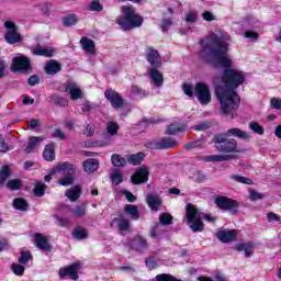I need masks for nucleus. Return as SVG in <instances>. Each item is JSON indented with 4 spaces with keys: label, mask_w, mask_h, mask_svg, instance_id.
<instances>
[{
    "label": "nucleus",
    "mask_w": 281,
    "mask_h": 281,
    "mask_svg": "<svg viewBox=\"0 0 281 281\" xmlns=\"http://www.w3.org/2000/svg\"><path fill=\"white\" fill-rule=\"evenodd\" d=\"M229 41L232 37L225 31H216L200 41V58L214 69L222 68L224 87L215 88V95L220 102L221 115L234 120L240 106V95L236 89L245 85V72L234 69V61L229 56Z\"/></svg>",
    "instance_id": "f257e3e1"
},
{
    "label": "nucleus",
    "mask_w": 281,
    "mask_h": 281,
    "mask_svg": "<svg viewBox=\"0 0 281 281\" xmlns=\"http://www.w3.org/2000/svg\"><path fill=\"white\" fill-rule=\"evenodd\" d=\"M146 58L147 63L150 65L147 69V74L150 80H153L154 87H164V74L159 71V69H161V55H159V50L148 46Z\"/></svg>",
    "instance_id": "f03ea898"
},
{
    "label": "nucleus",
    "mask_w": 281,
    "mask_h": 281,
    "mask_svg": "<svg viewBox=\"0 0 281 281\" xmlns=\"http://www.w3.org/2000/svg\"><path fill=\"white\" fill-rule=\"evenodd\" d=\"M121 10L123 15L116 20V23L123 32H130V30L142 27L144 18L135 12V7L123 5Z\"/></svg>",
    "instance_id": "7ed1b4c3"
},
{
    "label": "nucleus",
    "mask_w": 281,
    "mask_h": 281,
    "mask_svg": "<svg viewBox=\"0 0 281 281\" xmlns=\"http://www.w3.org/2000/svg\"><path fill=\"white\" fill-rule=\"evenodd\" d=\"M212 142L213 144H215V148L216 150H218V153H240V148L238 147V140H236L235 138H229V136L225 132L215 134Z\"/></svg>",
    "instance_id": "20e7f679"
},
{
    "label": "nucleus",
    "mask_w": 281,
    "mask_h": 281,
    "mask_svg": "<svg viewBox=\"0 0 281 281\" xmlns=\"http://www.w3.org/2000/svg\"><path fill=\"white\" fill-rule=\"evenodd\" d=\"M187 225L190 229L196 234L205 229V224L203 223V213L196 209L192 203L186 206Z\"/></svg>",
    "instance_id": "39448f33"
},
{
    "label": "nucleus",
    "mask_w": 281,
    "mask_h": 281,
    "mask_svg": "<svg viewBox=\"0 0 281 281\" xmlns=\"http://www.w3.org/2000/svg\"><path fill=\"white\" fill-rule=\"evenodd\" d=\"M215 205L218 210L231 212L232 216H236L238 214V207H240V202L225 195H218L215 198Z\"/></svg>",
    "instance_id": "423d86ee"
},
{
    "label": "nucleus",
    "mask_w": 281,
    "mask_h": 281,
    "mask_svg": "<svg viewBox=\"0 0 281 281\" xmlns=\"http://www.w3.org/2000/svg\"><path fill=\"white\" fill-rule=\"evenodd\" d=\"M177 139L172 137H162L157 140H151L146 144V148L149 150H172L177 148Z\"/></svg>",
    "instance_id": "0eeeda50"
},
{
    "label": "nucleus",
    "mask_w": 281,
    "mask_h": 281,
    "mask_svg": "<svg viewBox=\"0 0 281 281\" xmlns=\"http://www.w3.org/2000/svg\"><path fill=\"white\" fill-rule=\"evenodd\" d=\"M173 217L170 215V213H161L159 215V222H157L150 231V238H154L156 240H159L160 234H166V231L161 227L172 225Z\"/></svg>",
    "instance_id": "6e6552de"
},
{
    "label": "nucleus",
    "mask_w": 281,
    "mask_h": 281,
    "mask_svg": "<svg viewBox=\"0 0 281 281\" xmlns=\"http://www.w3.org/2000/svg\"><path fill=\"white\" fill-rule=\"evenodd\" d=\"M194 98L198 102L203 105H207L212 102V92L210 91V86L205 82H198L194 87Z\"/></svg>",
    "instance_id": "1a4fd4ad"
},
{
    "label": "nucleus",
    "mask_w": 281,
    "mask_h": 281,
    "mask_svg": "<svg viewBox=\"0 0 281 281\" xmlns=\"http://www.w3.org/2000/svg\"><path fill=\"white\" fill-rule=\"evenodd\" d=\"M32 69V61L26 56H15L12 58L11 71L13 74H27Z\"/></svg>",
    "instance_id": "9d476101"
},
{
    "label": "nucleus",
    "mask_w": 281,
    "mask_h": 281,
    "mask_svg": "<svg viewBox=\"0 0 281 281\" xmlns=\"http://www.w3.org/2000/svg\"><path fill=\"white\" fill-rule=\"evenodd\" d=\"M80 269H82V263L80 261H76L67 267L60 268L58 276L60 280H65V278H69L70 280H78V271H80Z\"/></svg>",
    "instance_id": "9b49d317"
},
{
    "label": "nucleus",
    "mask_w": 281,
    "mask_h": 281,
    "mask_svg": "<svg viewBox=\"0 0 281 281\" xmlns=\"http://www.w3.org/2000/svg\"><path fill=\"white\" fill-rule=\"evenodd\" d=\"M34 245L43 254H52L53 247L49 243V238L42 233L34 234Z\"/></svg>",
    "instance_id": "f8f14e48"
},
{
    "label": "nucleus",
    "mask_w": 281,
    "mask_h": 281,
    "mask_svg": "<svg viewBox=\"0 0 281 281\" xmlns=\"http://www.w3.org/2000/svg\"><path fill=\"white\" fill-rule=\"evenodd\" d=\"M104 98L110 102L113 109H122L124 106V99L122 95L111 88L104 91Z\"/></svg>",
    "instance_id": "ddd939ff"
},
{
    "label": "nucleus",
    "mask_w": 281,
    "mask_h": 281,
    "mask_svg": "<svg viewBox=\"0 0 281 281\" xmlns=\"http://www.w3.org/2000/svg\"><path fill=\"white\" fill-rule=\"evenodd\" d=\"M150 171H148V168L140 167L134 175H132L131 181L134 186H140V183H146V181H148Z\"/></svg>",
    "instance_id": "4468645a"
},
{
    "label": "nucleus",
    "mask_w": 281,
    "mask_h": 281,
    "mask_svg": "<svg viewBox=\"0 0 281 281\" xmlns=\"http://www.w3.org/2000/svg\"><path fill=\"white\" fill-rule=\"evenodd\" d=\"M217 238L220 243H234L238 238V232L236 229H221L217 232Z\"/></svg>",
    "instance_id": "2eb2a0df"
},
{
    "label": "nucleus",
    "mask_w": 281,
    "mask_h": 281,
    "mask_svg": "<svg viewBox=\"0 0 281 281\" xmlns=\"http://www.w3.org/2000/svg\"><path fill=\"white\" fill-rule=\"evenodd\" d=\"M63 70V64L58 63L56 59H49L45 63L44 72L47 76H56Z\"/></svg>",
    "instance_id": "dca6fc26"
},
{
    "label": "nucleus",
    "mask_w": 281,
    "mask_h": 281,
    "mask_svg": "<svg viewBox=\"0 0 281 281\" xmlns=\"http://www.w3.org/2000/svg\"><path fill=\"white\" fill-rule=\"evenodd\" d=\"M146 203L153 212H159L161 204L164 201L157 194L148 193L146 196Z\"/></svg>",
    "instance_id": "f3484780"
},
{
    "label": "nucleus",
    "mask_w": 281,
    "mask_h": 281,
    "mask_svg": "<svg viewBox=\"0 0 281 281\" xmlns=\"http://www.w3.org/2000/svg\"><path fill=\"white\" fill-rule=\"evenodd\" d=\"M132 247L135 251H139L142 254L148 249V240H146L142 235H137L132 240Z\"/></svg>",
    "instance_id": "a211bd4d"
},
{
    "label": "nucleus",
    "mask_w": 281,
    "mask_h": 281,
    "mask_svg": "<svg viewBox=\"0 0 281 281\" xmlns=\"http://www.w3.org/2000/svg\"><path fill=\"white\" fill-rule=\"evenodd\" d=\"M56 50L52 47H43L41 44H37L32 50L33 56H44V58H52Z\"/></svg>",
    "instance_id": "6ab92c4d"
},
{
    "label": "nucleus",
    "mask_w": 281,
    "mask_h": 281,
    "mask_svg": "<svg viewBox=\"0 0 281 281\" xmlns=\"http://www.w3.org/2000/svg\"><path fill=\"white\" fill-rule=\"evenodd\" d=\"M80 45L83 52H86L87 54H90L91 56L95 54V42H93V40L87 36H82L80 40Z\"/></svg>",
    "instance_id": "aec40b11"
},
{
    "label": "nucleus",
    "mask_w": 281,
    "mask_h": 281,
    "mask_svg": "<svg viewBox=\"0 0 281 281\" xmlns=\"http://www.w3.org/2000/svg\"><path fill=\"white\" fill-rule=\"evenodd\" d=\"M81 194H82V187H80L79 184L68 189L65 192V196H67V199H69V201H71V203H76V201H78V199H80Z\"/></svg>",
    "instance_id": "412c9836"
},
{
    "label": "nucleus",
    "mask_w": 281,
    "mask_h": 281,
    "mask_svg": "<svg viewBox=\"0 0 281 281\" xmlns=\"http://www.w3.org/2000/svg\"><path fill=\"white\" fill-rule=\"evenodd\" d=\"M188 130V125L183 123H173L167 126L165 135H177V133H183Z\"/></svg>",
    "instance_id": "4be33fe9"
},
{
    "label": "nucleus",
    "mask_w": 281,
    "mask_h": 281,
    "mask_svg": "<svg viewBox=\"0 0 281 281\" xmlns=\"http://www.w3.org/2000/svg\"><path fill=\"white\" fill-rule=\"evenodd\" d=\"M100 168V160L95 158H90L86 161H83V169L85 172H88L89 175H93Z\"/></svg>",
    "instance_id": "5701e85b"
},
{
    "label": "nucleus",
    "mask_w": 281,
    "mask_h": 281,
    "mask_svg": "<svg viewBox=\"0 0 281 281\" xmlns=\"http://www.w3.org/2000/svg\"><path fill=\"white\" fill-rule=\"evenodd\" d=\"M124 213L131 216L132 221H139L142 214L139 213V207L134 204H125L124 205Z\"/></svg>",
    "instance_id": "b1692460"
},
{
    "label": "nucleus",
    "mask_w": 281,
    "mask_h": 281,
    "mask_svg": "<svg viewBox=\"0 0 281 281\" xmlns=\"http://www.w3.org/2000/svg\"><path fill=\"white\" fill-rule=\"evenodd\" d=\"M56 172H63L65 176H74V172H76V167L70 162H60L56 168Z\"/></svg>",
    "instance_id": "393cba45"
},
{
    "label": "nucleus",
    "mask_w": 281,
    "mask_h": 281,
    "mask_svg": "<svg viewBox=\"0 0 281 281\" xmlns=\"http://www.w3.org/2000/svg\"><path fill=\"white\" fill-rule=\"evenodd\" d=\"M43 157L45 161H54V159H56V146L54 143H49L45 146Z\"/></svg>",
    "instance_id": "a878e982"
},
{
    "label": "nucleus",
    "mask_w": 281,
    "mask_h": 281,
    "mask_svg": "<svg viewBox=\"0 0 281 281\" xmlns=\"http://www.w3.org/2000/svg\"><path fill=\"white\" fill-rule=\"evenodd\" d=\"M4 41H5L9 45H15V43H21V41H23V37H22L21 34L19 33V31L7 32V33L4 34Z\"/></svg>",
    "instance_id": "bb28decb"
},
{
    "label": "nucleus",
    "mask_w": 281,
    "mask_h": 281,
    "mask_svg": "<svg viewBox=\"0 0 281 281\" xmlns=\"http://www.w3.org/2000/svg\"><path fill=\"white\" fill-rule=\"evenodd\" d=\"M72 238H75V240H85L87 238H89V232H87V228L82 227V226H77L72 229Z\"/></svg>",
    "instance_id": "cd10ccee"
},
{
    "label": "nucleus",
    "mask_w": 281,
    "mask_h": 281,
    "mask_svg": "<svg viewBox=\"0 0 281 281\" xmlns=\"http://www.w3.org/2000/svg\"><path fill=\"white\" fill-rule=\"evenodd\" d=\"M144 157H146V154L144 151H138L137 154L127 155V164H131V166H139L142 161H144Z\"/></svg>",
    "instance_id": "c85d7f7f"
},
{
    "label": "nucleus",
    "mask_w": 281,
    "mask_h": 281,
    "mask_svg": "<svg viewBox=\"0 0 281 281\" xmlns=\"http://www.w3.org/2000/svg\"><path fill=\"white\" fill-rule=\"evenodd\" d=\"M69 213L72 214L75 218H85L87 216V205L79 204L75 209L69 207Z\"/></svg>",
    "instance_id": "c756f323"
},
{
    "label": "nucleus",
    "mask_w": 281,
    "mask_h": 281,
    "mask_svg": "<svg viewBox=\"0 0 281 281\" xmlns=\"http://www.w3.org/2000/svg\"><path fill=\"white\" fill-rule=\"evenodd\" d=\"M14 210H19V212H27L30 210V204L24 198H15L13 200Z\"/></svg>",
    "instance_id": "7c9ffc66"
},
{
    "label": "nucleus",
    "mask_w": 281,
    "mask_h": 281,
    "mask_svg": "<svg viewBox=\"0 0 281 281\" xmlns=\"http://www.w3.org/2000/svg\"><path fill=\"white\" fill-rule=\"evenodd\" d=\"M224 133L227 134L228 137H238L239 139H247V137H249L247 132H245L238 127H233Z\"/></svg>",
    "instance_id": "2f4dec72"
},
{
    "label": "nucleus",
    "mask_w": 281,
    "mask_h": 281,
    "mask_svg": "<svg viewBox=\"0 0 281 281\" xmlns=\"http://www.w3.org/2000/svg\"><path fill=\"white\" fill-rule=\"evenodd\" d=\"M111 161L114 168H124L127 164V159L120 154H113L111 156Z\"/></svg>",
    "instance_id": "473e14b6"
},
{
    "label": "nucleus",
    "mask_w": 281,
    "mask_h": 281,
    "mask_svg": "<svg viewBox=\"0 0 281 281\" xmlns=\"http://www.w3.org/2000/svg\"><path fill=\"white\" fill-rule=\"evenodd\" d=\"M41 142H43V137H41V136H32L29 139V143H27V146L24 149V153H26V154L32 153V150H34L36 148V146L38 144H41Z\"/></svg>",
    "instance_id": "72a5a7b5"
},
{
    "label": "nucleus",
    "mask_w": 281,
    "mask_h": 281,
    "mask_svg": "<svg viewBox=\"0 0 281 281\" xmlns=\"http://www.w3.org/2000/svg\"><path fill=\"white\" fill-rule=\"evenodd\" d=\"M23 188V181L21 179H11L7 182V189L11 192H16Z\"/></svg>",
    "instance_id": "f704fd0d"
},
{
    "label": "nucleus",
    "mask_w": 281,
    "mask_h": 281,
    "mask_svg": "<svg viewBox=\"0 0 281 281\" xmlns=\"http://www.w3.org/2000/svg\"><path fill=\"white\" fill-rule=\"evenodd\" d=\"M10 175H12V169L9 165L2 166L0 170V186H3L8 181Z\"/></svg>",
    "instance_id": "c9c22d12"
},
{
    "label": "nucleus",
    "mask_w": 281,
    "mask_h": 281,
    "mask_svg": "<svg viewBox=\"0 0 281 281\" xmlns=\"http://www.w3.org/2000/svg\"><path fill=\"white\" fill-rule=\"evenodd\" d=\"M45 190H47V184L43 183V181H37L33 188V193L38 198L45 196Z\"/></svg>",
    "instance_id": "e433bc0d"
},
{
    "label": "nucleus",
    "mask_w": 281,
    "mask_h": 281,
    "mask_svg": "<svg viewBox=\"0 0 281 281\" xmlns=\"http://www.w3.org/2000/svg\"><path fill=\"white\" fill-rule=\"evenodd\" d=\"M61 23L63 25H65V27H71L74 25H78V16L76 14H69L67 16H64L61 19Z\"/></svg>",
    "instance_id": "4c0bfd02"
},
{
    "label": "nucleus",
    "mask_w": 281,
    "mask_h": 281,
    "mask_svg": "<svg viewBox=\"0 0 281 281\" xmlns=\"http://www.w3.org/2000/svg\"><path fill=\"white\" fill-rule=\"evenodd\" d=\"M33 259H34V257L32 256V252H30V250H22L20 252L18 262L20 265H27V262H30V260H33Z\"/></svg>",
    "instance_id": "58836bf2"
},
{
    "label": "nucleus",
    "mask_w": 281,
    "mask_h": 281,
    "mask_svg": "<svg viewBox=\"0 0 281 281\" xmlns=\"http://www.w3.org/2000/svg\"><path fill=\"white\" fill-rule=\"evenodd\" d=\"M233 181H236L237 183H244V186H254V180L245 177V176H238L234 175L232 176Z\"/></svg>",
    "instance_id": "ea45409f"
},
{
    "label": "nucleus",
    "mask_w": 281,
    "mask_h": 281,
    "mask_svg": "<svg viewBox=\"0 0 281 281\" xmlns=\"http://www.w3.org/2000/svg\"><path fill=\"white\" fill-rule=\"evenodd\" d=\"M120 131V125L117 122L110 121L106 126V132L113 137L117 135V132Z\"/></svg>",
    "instance_id": "a19ab883"
},
{
    "label": "nucleus",
    "mask_w": 281,
    "mask_h": 281,
    "mask_svg": "<svg viewBox=\"0 0 281 281\" xmlns=\"http://www.w3.org/2000/svg\"><path fill=\"white\" fill-rule=\"evenodd\" d=\"M249 128L252 133H256L257 135H265V127L260 125L258 122H250Z\"/></svg>",
    "instance_id": "79ce46f5"
},
{
    "label": "nucleus",
    "mask_w": 281,
    "mask_h": 281,
    "mask_svg": "<svg viewBox=\"0 0 281 281\" xmlns=\"http://www.w3.org/2000/svg\"><path fill=\"white\" fill-rule=\"evenodd\" d=\"M156 281H183V280L178 279L172 274L160 273L156 276Z\"/></svg>",
    "instance_id": "37998d69"
},
{
    "label": "nucleus",
    "mask_w": 281,
    "mask_h": 281,
    "mask_svg": "<svg viewBox=\"0 0 281 281\" xmlns=\"http://www.w3.org/2000/svg\"><path fill=\"white\" fill-rule=\"evenodd\" d=\"M11 270L14 276L21 277L25 273V266H22V263H12Z\"/></svg>",
    "instance_id": "c03bdc74"
},
{
    "label": "nucleus",
    "mask_w": 281,
    "mask_h": 281,
    "mask_svg": "<svg viewBox=\"0 0 281 281\" xmlns=\"http://www.w3.org/2000/svg\"><path fill=\"white\" fill-rule=\"evenodd\" d=\"M52 101L54 102V104H56V106H67V104H69L67 98L60 95H53Z\"/></svg>",
    "instance_id": "a18cd8bd"
},
{
    "label": "nucleus",
    "mask_w": 281,
    "mask_h": 281,
    "mask_svg": "<svg viewBox=\"0 0 281 281\" xmlns=\"http://www.w3.org/2000/svg\"><path fill=\"white\" fill-rule=\"evenodd\" d=\"M145 266L149 271H153V269H157L158 263L157 260H155V257L149 256L145 258Z\"/></svg>",
    "instance_id": "49530a36"
},
{
    "label": "nucleus",
    "mask_w": 281,
    "mask_h": 281,
    "mask_svg": "<svg viewBox=\"0 0 281 281\" xmlns=\"http://www.w3.org/2000/svg\"><path fill=\"white\" fill-rule=\"evenodd\" d=\"M89 9L91 12H102L104 7L100 3V0H92L90 2Z\"/></svg>",
    "instance_id": "de8ad7c7"
},
{
    "label": "nucleus",
    "mask_w": 281,
    "mask_h": 281,
    "mask_svg": "<svg viewBox=\"0 0 281 281\" xmlns=\"http://www.w3.org/2000/svg\"><path fill=\"white\" fill-rule=\"evenodd\" d=\"M182 91L184 95H188L189 98H194V88L192 87V83H183L182 85Z\"/></svg>",
    "instance_id": "09e8293b"
},
{
    "label": "nucleus",
    "mask_w": 281,
    "mask_h": 281,
    "mask_svg": "<svg viewBox=\"0 0 281 281\" xmlns=\"http://www.w3.org/2000/svg\"><path fill=\"white\" fill-rule=\"evenodd\" d=\"M59 186H64L67 188V186H74V176H65L64 178L58 180Z\"/></svg>",
    "instance_id": "8fccbe9b"
},
{
    "label": "nucleus",
    "mask_w": 281,
    "mask_h": 281,
    "mask_svg": "<svg viewBox=\"0 0 281 281\" xmlns=\"http://www.w3.org/2000/svg\"><path fill=\"white\" fill-rule=\"evenodd\" d=\"M207 128H212V122L210 121H203L194 125V131H207Z\"/></svg>",
    "instance_id": "3c124183"
},
{
    "label": "nucleus",
    "mask_w": 281,
    "mask_h": 281,
    "mask_svg": "<svg viewBox=\"0 0 281 281\" xmlns=\"http://www.w3.org/2000/svg\"><path fill=\"white\" fill-rule=\"evenodd\" d=\"M111 179L115 183V186H120L124 181V176L120 173L119 171H114L111 173Z\"/></svg>",
    "instance_id": "603ef678"
},
{
    "label": "nucleus",
    "mask_w": 281,
    "mask_h": 281,
    "mask_svg": "<svg viewBox=\"0 0 281 281\" xmlns=\"http://www.w3.org/2000/svg\"><path fill=\"white\" fill-rule=\"evenodd\" d=\"M69 94L71 100H80V98H82V90H80L79 88H71L69 90Z\"/></svg>",
    "instance_id": "864d4df0"
},
{
    "label": "nucleus",
    "mask_w": 281,
    "mask_h": 281,
    "mask_svg": "<svg viewBox=\"0 0 281 281\" xmlns=\"http://www.w3.org/2000/svg\"><path fill=\"white\" fill-rule=\"evenodd\" d=\"M117 228L120 229V232H128V229H131V220L119 222Z\"/></svg>",
    "instance_id": "5fc2aeb1"
},
{
    "label": "nucleus",
    "mask_w": 281,
    "mask_h": 281,
    "mask_svg": "<svg viewBox=\"0 0 281 281\" xmlns=\"http://www.w3.org/2000/svg\"><path fill=\"white\" fill-rule=\"evenodd\" d=\"M8 76V63L5 60H0V80Z\"/></svg>",
    "instance_id": "6e6d98bb"
},
{
    "label": "nucleus",
    "mask_w": 281,
    "mask_h": 281,
    "mask_svg": "<svg viewBox=\"0 0 281 281\" xmlns=\"http://www.w3.org/2000/svg\"><path fill=\"white\" fill-rule=\"evenodd\" d=\"M267 221L268 223H273V222L281 223V216L273 212H269L267 213Z\"/></svg>",
    "instance_id": "4d7b16f0"
},
{
    "label": "nucleus",
    "mask_w": 281,
    "mask_h": 281,
    "mask_svg": "<svg viewBox=\"0 0 281 281\" xmlns=\"http://www.w3.org/2000/svg\"><path fill=\"white\" fill-rule=\"evenodd\" d=\"M52 137H53L54 139H61V140L67 139V135H65V133H64L63 130H60V128H56V130L53 132Z\"/></svg>",
    "instance_id": "13d9d810"
},
{
    "label": "nucleus",
    "mask_w": 281,
    "mask_h": 281,
    "mask_svg": "<svg viewBox=\"0 0 281 281\" xmlns=\"http://www.w3.org/2000/svg\"><path fill=\"white\" fill-rule=\"evenodd\" d=\"M41 83V79L38 78L37 75H32L31 77H29L27 79V85L30 87H36V85Z\"/></svg>",
    "instance_id": "bf43d9fd"
},
{
    "label": "nucleus",
    "mask_w": 281,
    "mask_h": 281,
    "mask_svg": "<svg viewBox=\"0 0 281 281\" xmlns=\"http://www.w3.org/2000/svg\"><path fill=\"white\" fill-rule=\"evenodd\" d=\"M271 109H276L277 111H281V99L272 98L270 100Z\"/></svg>",
    "instance_id": "052dcab7"
},
{
    "label": "nucleus",
    "mask_w": 281,
    "mask_h": 281,
    "mask_svg": "<svg viewBox=\"0 0 281 281\" xmlns=\"http://www.w3.org/2000/svg\"><path fill=\"white\" fill-rule=\"evenodd\" d=\"M261 199H265L262 193H259L256 190L250 191V201H261Z\"/></svg>",
    "instance_id": "680f3d73"
},
{
    "label": "nucleus",
    "mask_w": 281,
    "mask_h": 281,
    "mask_svg": "<svg viewBox=\"0 0 281 281\" xmlns=\"http://www.w3.org/2000/svg\"><path fill=\"white\" fill-rule=\"evenodd\" d=\"M55 218L59 223V227H69V218L60 217L58 215H56Z\"/></svg>",
    "instance_id": "e2e57ef3"
},
{
    "label": "nucleus",
    "mask_w": 281,
    "mask_h": 281,
    "mask_svg": "<svg viewBox=\"0 0 281 281\" xmlns=\"http://www.w3.org/2000/svg\"><path fill=\"white\" fill-rule=\"evenodd\" d=\"M170 25H172V20L171 19H164L161 21L162 32H168V30H170Z\"/></svg>",
    "instance_id": "0e129e2a"
},
{
    "label": "nucleus",
    "mask_w": 281,
    "mask_h": 281,
    "mask_svg": "<svg viewBox=\"0 0 281 281\" xmlns=\"http://www.w3.org/2000/svg\"><path fill=\"white\" fill-rule=\"evenodd\" d=\"M4 27L9 30L8 32H16L19 29L16 27V24L12 21H5Z\"/></svg>",
    "instance_id": "69168bd1"
},
{
    "label": "nucleus",
    "mask_w": 281,
    "mask_h": 281,
    "mask_svg": "<svg viewBox=\"0 0 281 281\" xmlns=\"http://www.w3.org/2000/svg\"><path fill=\"white\" fill-rule=\"evenodd\" d=\"M204 161H223V155H212V156H206Z\"/></svg>",
    "instance_id": "338daca9"
},
{
    "label": "nucleus",
    "mask_w": 281,
    "mask_h": 281,
    "mask_svg": "<svg viewBox=\"0 0 281 281\" xmlns=\"http://www.w3.org/2000/svg\"><path fill=\"white\" fill-rule=\"evenodd\" d=\"M132 93L134 95H144V89L139 86H132Z\"/></svg>",
    "instance_id": "774afa93"
}]
</instances>
